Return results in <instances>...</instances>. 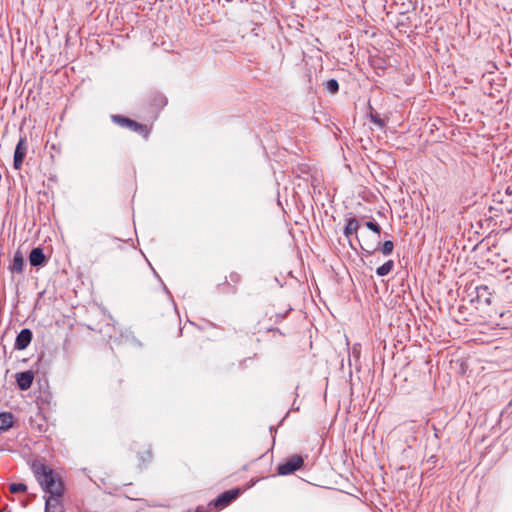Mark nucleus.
Instances as JSON below:
<instances>
[{
    "label": "nucleus",
    "mask_w": 512,
    "mask_h": 512,
    "mask_svg": "<svg viewBox=\"0 0 512 512\" xmlns=\"http://www.w3.org/2000/svg\"><path fill=\"white\" fill-rule=\"evenodd\" d=\"M31 468L35 479L45 493L51 494L52 491L54 492L57 489L65 491L61 477L50 466L36 461L33 462Z\"/></svg>",
    "instance_id": "f257e3e1"
},
{
    "label": "nucleus",
    "mask_w": 512,
    "mask_h": 512,
    "mask_svg": "<svg viewBox=\"0 0 512 512\" xmlns=\"http://www.w3.org/2000/svg\"><path fill=\"white\" fill-rule=\"evenodd\" d=\"M360 247L366 255H372L374 252L380 250L384 256H388L392 254L394 250V243L391 240H386L381 244L380 238H363V243H360Z\"/></svg>",
    "instance_id": "f03ea898"
},
{
    "label": "nucleus",
    "mask_w": 512,
    "mask_h": 512,
    "mask_svg": "<svg viewBox=\"0 0 512 512\" xmlns=\"http://www.w3.org/2000/svg\"><path fill=\"white\" fill-rule=\"evenodd\" d=\"M111 119L114 123L118 124L119 126L128 128L131 131L142 135L144 138H147L149 135V130L145 125L138 123L128 117L121 115H112Z\"/></svg>",
    "instance_id": "7ed1b4c3"
},
{
    "label": "nucleus",
    "mask_w": 512,
    "mask_h": 512,
    "mask_svg": "<svg viewBox=\"0 0 512 512\" xmlns=\"http://www.w3.org/2000/svg\"><path fill=\"white\" fill-rule=\"evenodd\" d=\"M65 491L60 489L52 491L48 497L45 498L44 512H65L63 506V496Z\"/></svg>",
    "instance_id": "20e7f679"
},
{
    "label": "nucleus",
    "mask_w": 512,
    "mask_h": 512,
    "mask_svg": "<svg viewBox=\"0 0 512 512\" xmlns=\"http://www.w3.org/2000/svg\"><path fill=\"white\" fill-rule=\"evenodd\" d=\"M303 458L299 455H293L288 458L284 463L277 466V473L279 475H289L297 471L303 465Z\"/></svg>",
    "instance_id": "39448f33"
},
{
    "label": "nucleus",
    "mask_w": 512,
    "mask_h": 512,
    "mask_svg": "<svg viewBox=\"0 0 512 512\" xmlns=\"http://www.w3.org/2000/svg\"><path fill=\"white\" fill-rule=\"evenodd\" d=\"M27 153L26 137H20L14 151L13 167L16 170L21 169Z\"/></svg>",
    "instance_id": "423d86ee"
},
{
    "label": "nucleus",
    "mask_w": 512,
    "mask_h": 512,
    "mask_svg": "<svg viewBox=\"0 0 512 512\" xmlns=\"http://www.w3.org/2000/svg\"><path fill=\"white\" fill-rule=\"evenodd\" d=\"M240 494V490L232 489L227 490L220 494L216 499H214L210 505H213L214 507L218 508H224L228 506L233 500H235Z\"/></svg>",
    "instance_id": "0eeeda50"
},
{
    "label": "nucleus",
    "mask_w": 512,
    "mask_h": 512,
    "mask_svg": "<svg viewBox=\"0 0 512 512\" xmlns=\"http://www.w3.org/2000/svg\"><path fill=\"white\" fill-rule=\"evenodd\" d=\"M360 226H361V223L356 217H351V218L346 219V224H345L343 233H344L345 237L349 240L350 246L353 249H355V248L353 247V244H352L350 238L354 234L357 235V232H358ZM356 240L359 244L362 243L360 241V239L358 238V236H356Z\"/></svg>",
    "instance_id": "6e6552de"
},
{
    "label": "nucleus",
    "mask_w": 512,
    "mask_h": 512,
    "mask_svg": "<svg viewBox=\"0 0 512 512\" xmlns=\"http://www.w3.org/2000/svg\"><path fill=\"white\" fill-rule=\"evenodd\" d=\"M33 333L28 328H23L16 336L14 348L16 350H24L31 343Z\"/></svg>",
    "instance_id": "1a4fd4ad"
},
{
    "label": "nucleus",
    "mask_w": 512,
    "mask_h": 512,
    "mask_svg": "<svg viewBox=\"0 0 512 512\" xmlns=\"http://www.w3.org/2000/svg\"><path fill=\"white\" fill-rule=\"evenodd\" d=\"M9 271L12 274H23L25 269V260L22 252L18 249L13 256L9 266Z\"/></svg>",
    "instance_id": "9d476101"
},
{
    "label": "nucleus",
    "mask_w": 512,
    "mask_h": 512,
    "mask_svg": "<svg viewBox=\"0 0 512 512\" xmlns=\"http://www.w3.org/2000/svg\"><path fill=\"white\" fill-rule=\"evenodd\" d=\"M15 377L19 389L25 391L31 387L34 380V373L30 370L18 372Z\"/></svg>",
    "instance_id": "9b49d317"
},
{
    "label": "nucleus",
    "mask_w": 512,
    "mask_h": 512,
    "mask_svg": "<svg viewBox=\"0 0 512 512\" xmlns=\"http://www.w3.org/2000/svg\"><path fill=\"white\" fill-rule=\"evenodd\" d=\"M29 262L32 267L44 266L47 262V258L43 249L40 247L33 248L29 254Z\"/></svg>",
    "instance_id": "f8f14e48"
},
{
    "label": "nucleus",
    "mask_w": 512,
    "mask_h": 512,
    "mask_svg": "<svg viewBox=\"0 0 512 512\" xmlns=\"http://www.w3.org/2000/svg\"><path fill=\"white\" fill-rule=\"evenodd\" d=\"M476 299L478 302L491 304V292L487 285H479L475 287Z\"/></svg>",
    "instance_id": "ddd939ff"
},
{
    "label": "nucleus",
    "mask_w": 512,
    "mask_h": 512,
    "mask_svg": "<svg viewBox=\"0 0 512 512\" xmlns=\"http://www.w3.org/2000/svg\"><path fill=\"white\" fill-rule=\"evenodd\" d=\"M14 424V416L11 412L0 413V433L8 431Z\"/></svg>",
    "instance_id": "4468645a"
},
{
    "label": "nucleus",
    "mask_w": 512,
    "mask_h": 512,
    "mask_svg": "<svg viewBox=\"0 0 512 512\" xmlns=\"http://www.w3.org/2000/svg\"><path fill=\"white\" fill-rule=\"evenodd\" d=\"M394 268V261L388 260L376 269V274L380 277L388 275Z\"/></svg>",
    "instance_id": "2eb2a0df"
},
{
    "label": "nucleus",
    "mask_w": 512,
    "mask_h": 512,
    "mask_svg": "<svg viewBox=\"0 0 512 512\" xmlns=\"http://www.w3.org/2000/svg\"><path fill=\"white\" fill-rule=\"evenodd\" d=\"M365 226L377 235L376 238H380L381 227L375 220L366 221Z\"/></svg>",
    "instance_id": "dca6fc26"
},
{
    "label": "nucleus",
    "mask_w": 512,
    "mask_h": 512,
    "mask_svg": "<svg viewBox=\"0 0 512 512\" xmlns=\"http://www.w3.org/2000/svg\"><path fill=\"white\" fill-rule=\"evenodd\" d=\"M325 89L332 94H335L339 91V83L336 79H330L325 82Z\"/></svg>",
    "instance_id": "f3484780"
},
{
    "label": "nucleus",
    "mask_w": 512,
    "mask_h": 512,
    "mask_svg": "<svg viewBox=\"0 0 512 512\" xmlns=\"http://www.w3.org/2000/svg\"><path fill=\"white\" fill-rule=\"evenodd\" d=\"M9 490L11 493H22L26 492L27 486L24 483H12L9 486Z\"/></svg>",
    "instance_id": "a211bd4d"
},
{
    "label": "nucleus",
    "mask_w": 512,
    "mask_h": 512,
    "mask_svg": "<svg viewBox=\"0 0 512 512\" xmlns=\"http://www.w3.org/2000/svg\"><path fill=\"white\" fill-rule=\"evenodd\" d=\"M369 119L376 124L380 129L384 128L385 121L378 115L370 112Z\"/></svg>",
    "instance_id": "6ab92c4d"
},
{
    "label": "nucleus",
    "mask_w": 512,
    "mask_h": 512,
    "mask_svg": "<svg viewBox=\"0 0 512 512\" xmlns=\"http://www.w3.org/2000/svg\"><path fill=\"white\" fill-rule=\"evenodd\" d=\"M154 101L158 102V105L165 106L167 104V99L163 97L162 95L157 96V98H154Z\"/></svg>",
    "instance_id": "aec40b11"
},
{
    "label": "nucleus",
    "mask_w": 512,
    "mask_h": 512,
    "mask_svg": "<svg viewBox=\"0 0 512 512\" xmlns=\"http://www.w3.org/2000/svg\"><path fill=\"white\" fill-rule=\"evenodd\" d=\"M154 101L158 102V105L165 106L167 104V99L163 97L162 95L157 96V98H154Z\"/></svg>",
    "instance_id": "412c9836"
},
{
    "label": "nucleus",
    "mask_w": 512,
    "mask_h": 512,
    "mask_svg": "<svg viewBox=\"0 0 512 512\" xmlns=\"http://www.w3.org/2000/svg\"><path fill=\"white\" fill-rule=\"evenodd\" d=\"M230 279H231L232 281H234V282H238V281L240 280V276H239V274H237V273H231V274H230Z\"/></svg>",
    "instance_id": "4be33fe9"
},
{
    "label": "nucleus",
    "mask_w": 512,
    "mask_h": 512,
    "mask_svg": "<svg viewBox=\"0 0 512 512\" xmlns=\"http://www.w3.org/2000/svg\"><path fill=\"white\" fill-rule=\"evenodd\" d=\"M436 462V456L432 455L427 459V464H434Z\"/></svg>",
    "instance_id": "5701e85b"
},
{
    "label": "nucleus",
    "mask_w": 512,
    "mask_h": 512,
    "mask_svg": "<svg viewBox=\"0 0 512 512\" xmlns=\"http://www.w3.org/2000/svg\"><path fill=\"white\" fill-rule=\"evenodd\" d=\"M505 195L507 196H512V187L511 186H507L506 189H505Z\"/></svg>",
    "instance_id": "b1692460"
},
{
    "label": "nucleus",
    "mask_w": 512,
    "mask_h": 512,
    "mask_svg": "<svg viewBox=\"0 0 512 512\" xmlns=\"http://www.w3.org/2000/svg\"><path fill=\"white\" fill-rule=\"evenodd\" d=\"M353 355L356 357H359V355H360V350L357 349L355 346L353 347Z\"/></svg>",
    "instance_id": "393cba45"
},
{
    "label": "nucleus",
    "mask_w": 512,
    "mask_h": 512,
    "mask_svg": "<svg viewBox=\"0 0 512 512\" xmlns=\"http://www.w3.org/2000/svg\"><path fill=\"white\" fill-rule=\"evenodd\" d=\"M196 512H205V511H204V509H203L202 507H198V508L196 509Z\"/></svg>",
    "instance_id": "a878e982"
},
{
    "label": "nucleus",
    "mask_w": 512,
    "mask_h": 512,
    "mask_svg": "<svg viewBox=\"0 0 512 512\" xmlns=\"http://www.w3.org/2000/svg\"><path fill=\"white\" fill-rule=\"evenodd\" d=\"M270 432L273 433V432H276V430L274 429V427H270Z\"/></svg>",
    "instance_id": "bb28decb"
},
{
    "label": "nucleus",
    "mask_w": 512,
    "mask_h": 512,
    "mask_svg": "<svg viewBox=\"0 0 512 512\" xmlns=\"http://www.w3.org/2000/svg\"><path fill=\"white\" fill-rule=\"evenodd\" d=\"M226 2L230 3V2H233L234 0H225Z\"/></svg>",
    "instance_id": "cd10ccee"
}]
</instances>
